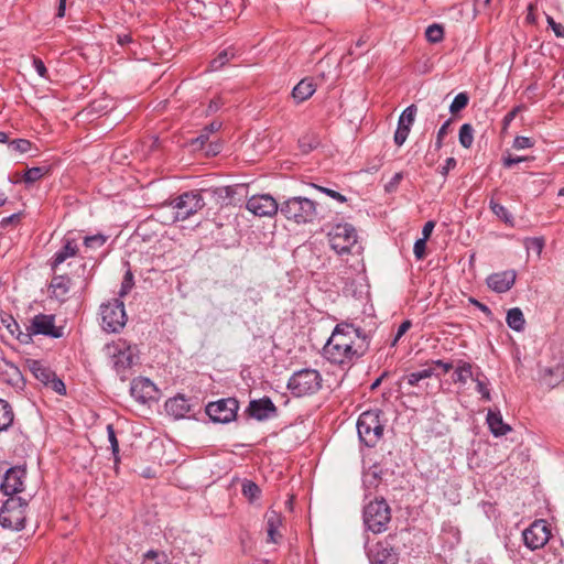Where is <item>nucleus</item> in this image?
Masks as SVG:
<instances>
[{
    "label": "nucleus",
    "mask_w": 564,
    "mask_h": 564,
    "mask_svg": "<svg viewBox=\"0 0 564 564\" xmlns=\"http://www.w3.org/2000/svg\"><path fill=\"white\" fill-rule=\"evenodd\" d=\"M369 349V336L350 323H339L323 347L324 357L332 364L350 366Z\"/></svg>",
    "instance_id": "f257e3e1"
},
{
    "label": "nucleus",
    "mask_w": 564,
    "mask_h": 564,
    "mask_svg": "<svg viewBox=\"0 0 564 564\" xmlns=\"http://www.w3.org/2000/svg\"><path fill=\"white\" fill-rule=\"evenodd\" d=\"M106 356L111 360L112 368L122 381L128 379V371L138 360V350L127 340L119 338L104 347Z\"/></svg>",
    "instance_id": "f03ea898"
},
{
    "label": "nucleus",
    "mask_w": 564,
    "mask_h": 564,
    "mask_svg": "<svg viewBox=\"0 0 564 564\" xmlns=\"http://www.w3.org/2000/svg\"><path fill=\"white\" fill-rule=\"evenodd\" d=\"M281 214L297 225L313 223L318 217L317 204L306 197L294 196L280 205Z\"/></svg>",
    "instance_id": "7ed1b4c3"
},
{
    "label": "nucleus",
    "mask_w": 564,
    "mask_h": 564,
    "mask_svg": "<svg viewBox=\"0 0 564 564\" xmlns=\"http://www.w3.org/2000/svg\"><path fill=\"white\" fill-rule=\"evenodd\" d=\"M381 413L379 409L368 410L362 412L357 421L359 438L368 447L376 446L383 436L384 425L380 420Z\"/></svg>",
    "instance_id": "20e7f679"
},
{
    "label": "nucleus",
    "mask_w": 564,
    "mask_h": 564,
    "mask_svg": "<svg viewBox=\"0 0 564 564\" xmlns=\"http://www.w3.org/2000/svg\"><path fill=\"white\" fill-rule=\"evenodd\" d=\"M322 381L316 369L304 368L290 377L286 387L294 397L311 395L322 388Z\"/></svg>",
    "instance_id": "39448f33"
},
{
    "label": "nucleus",
    "mask_w": 564,
    "mask_h": 564,
    "mask_svg": "<svg viewBox=\"0 0 564 564\" xmlns=\"http://www.w3.org/2000/svg\"><path fill=\"white\" fill-rule=\"evenodd\" d=\"M32 335H44L52 338H61L64 336V328L55 326V316L46 314H36L30 319V325L26 327V333L20 332L17 334V338L28 344L31 340Z\"/></svg>",
    "instance_id": "423d86ee"
},
{
    "label": "nucleus",
    "mask_w": 564,
    "mask_h": 564,
    "mask_svg": "<svg viewBox=\"0 0 564 564\" xmlns=\"http://www.w3.org/2000/svg\"><path fill=\"white\" fill-rule=\"evenodd\" d=\"M390 520L391 509L383 498L370 501L365 506L364 523L372 533L379 534L384 532Z\"/></svg>",
    "instance_id": "0eeeda50"
},
{
    "label": "nucleus",
    "mask_w": 564,
    "mask_h": 564,
    "mask_svg": "<svg viewBox=\"0 0 564 564\" xmlns=\"http://www.w3.org/2000/svg\"><path fill=\"white\" fill-rule=\"evenodd\" d=\"M330 248L338 254L350 253L357 246L356 228L348 223L334 225L327 234Z\"/></svg>",
    "instance_id": "6e6552de"
},
{
    "label": "nucleus",
    "mask_w": 564,
    "mask_h": 564,
    "mask_svg": "<svg viewBox=\"0 0 564 564\" xmlns=\"http://www.w3.org/2000/svg\"><path fill=\"white\" fill-rule=\"evenodd\" d=\"M28 501L21 497H10L0 510V524L6 529L20 531L25 525Z\"/></svg>",
    "instance_id": "1a4fd4ad"
},
{
    "label": "nucleus",
    "mask_w": 564,
    "mask_h": 564,
    "mask_svg": "<svg viewBox=\"0 0 564 564\" xmlns=\"http://www.w3.org/2000/svg\"><path fill=\"white\" fill-rule=\"evenodd\" d=\"M395 534H389L383 540L369 544L367 541L365 550L370 564H398L399 552L393 545Z\"/></svg>",
    "instance_id": "9d476101"
},
{
    "label": "nucleus",
    "mask_w": 564,
    "mask_h": 564,
    "mask_svg": "<svg viewBox=\"0 0 564 564\" xmlns=\"http://www.w3.org/2000/svg\"><path fill=\"white\" fill-rule=\"evenodd\" d=\"M100 316L102 328L108 333L120 332L127 323L124 304L119 299L101 304Z\"/></svg>",
    "instance_id": "9b49d317"
},
{
    "label": "nucleus",
    "mask_w": 564,
    "mask_h": 564,
    "mask_svg": "<svg viewBox=\"0 0 564 564\" xmlns=\"http://www.w3.org/2000/svg\"><path fill=\"white\" fill-rule=\"evenodd\" d=\"M175 209L174 221L185 220L205 206L204 198L198 192H187L170 203Z\"/></svg>",
    "instance_id": "f8f14e48"
},
{
    "label": "nucleus",
    "mask_w": 564,
    "mask_h": 564,
    "mask_svg": "<svg viewBox=\"0 0 564 564\" xmlns=\"http://www.w3.org/2000/svg\"><path fill=\"white\" fill-rule=\"evenodd\" d=\"M238 409V401L235 398H227L208 403L206 413L214 422L229 423L235 420Z\"/></svg>",
    "instance_id": "ddd939ff"
},
{
    "label": "nucleus",
    "mask_w": 564,
    "mask_h": 564,
    "mask_svg": "<svg viewBox=\"0 0 564 564\" xmlns=\"http://www.w3.org/2000/svg\"><path fill=\"white\" fill-rule=\"evenodd\" d=\"M550 538L551 531L544 520H535L522 532L523 543L531 551L543 547Z\"/></svg>",
    "instance_id": "4468645a"
},
{
    "label": "nucleus",
    "mask_w": 564,
    "mask_h": 564,
    "mask_svg": "<svg viewBox=\"0 0 564 564\" xmlns=\"http://www.w3.org/2000/svg\"><path fill=\"white\" fill-rule=\"evenodd\" d=\"M29 369L33 376L46 387H51L53 391L59 395L66 394L64 382L56 377L55 372L46 367L40 360H29Z\"/></svg>",
    "instance_id": "2eb2a0df"
},
{
    "label": "nucleus",
    "mask_w": 564,
    "mask_h": 564,
    "mask_svg": "<svg viewBox=\"0 0 564 564\" xmlns=\"http://www.w3.org/2000/svg\"><path fill=\"white\" fill-rule=\"evenodd\" d=\"M246 208L256 216L271 217L280 210V205L269 194L253 195L246 204Z\"/></svg>",
    "instance_id": "dca6fc26"
},
{
    "label": "nucleus",
    "mask_w": 564,
    "mask_h": 564,
    "mask_svg": "<svg viewBox=\"0 0 564 564\" xmlns=\"http://www.w3.org/2000/svg\"><path fill=\"white\" fill-rule=\"evenodd\" d=\"M26 469L21 466L9 468L1 482L0 489L6 496L14 497V495L23 491Z\"/></svg>",
    "instance_id": "f3484780"
},
{
    "label": "nucleus",
    "mask_w": 564,
    "mask_h": 564,
    "mask_svg": "<svg viewBox=\"0 0 564 564\" xmlns=\"http://www.w3.org/2000/svg\"><path fill=\"white\" fill-rule=\"evenodd\" d=\"M276 406L268 397L251 400L246 410V413L248 414L249 417L256 419L258 421H264L274 417L276 415Z\"/></svg>",
    "instance_id": "a211bd4d"
},
{
    "label": "nucleus",
    "mask_w": 564,
    "mask_h": 564,
    "mask_svg": "<svg viewBox=\"0 0 564 564\" xmlns=\"http://www.w3.org/2000/svg\"><path fill=\"white\" fill-rule=\"evenodd\" d=\"M130 393L137 401L145 403L149 400L154 399L156 387L150 379L139 377L132 380Z\"/></svg>",
    "instance_id": "6ab92c4d"
},
{
    "label": "nucleus",
    "mask_w": 564,
    "mask_h": 564,
    "mask_svg": "<svg viewBox=\"0 0 564 564\" xmlns=\"http://www.w3.org/2000/svg\"><path fill=\"white\" fill-rule=\"evenodd\" d=\"M0 382L13 388H23L24 378L18 366L3 359L0 362Z\"/></svg>",
    "instance_id": "aec40b11"
},
{
    "label": "nucleus",
    "mask_w": 564,
    "mask_h": 564,
    "mask_svg": "<svg viewBox=\"0 0 564 564\" xmlns=\"http://www.w3.org/2000/svg\"><path fill=\"white\" fill-rule=\"evenodd\" d=\"M516 278L514 270L492 273L487 278V285L497 293H505L513 286Z\"/></svg>",
    "instance_id": "412c9836"
},
{
    "label": "nucleus",
    "mask_w": 564,
    "mask_h": 564,
    "mask_svg": "<svg viewBox=\"0 0 564 564\" xmlns=\"http://www.w3.org/2000/svg\"><path fill=\"white\" fill-rule=\"evenodd\" d=\"M164 408L166 413L176 420L185 417L191 411L188 399L182 394L166 400Z\"/></svg>",
    "instance_id": "4be33fe9"
},
{
    "label": "nucleus",
    "mask_w": 564,
    "mask_h": 564,
    "mask_svg": "<svg viewBox=\"0 0 564 564\" xmlns=\"http://www.w3.org/2000/svg\"><path fill=\"white\" fill-rule=\"evenodd\" d=\"M268 542L278 543L282 538L279 528L282 525V514L275 510H268L265 513Z\"/></svg>",
    "instance_id": "5701e85b"
},
{
    "label": "nucleus",
    "mask_w": 564,
    "mask_h": 564,
    "mask_svg": "<svg viewBox=\"0 0 564 564\" xmlns=\"http://www.w3.org/2000/svg\"><path fill=\"white\" fill-rule=\"evenodd\" d=\"M63 247L54 254L52 259V270H56L67 258L74 257L78 251L76 240L69 237L63 239Z\"/></svg>",
    "instance_id": "b1692460"
},
{
    "label": "nucleus",
    "mask_w": 564,
    "mask_h": 564,
    "mask_svg": "<svg viewBox=\"0 0 564 564\" xmlns=\"http://www.w3.org/2000/svg\"><path fill=\"white\" fill-rule=\"evenodd\" d=\"M316 90V84L311 77L301 79L292 90V97L296 102H303L307 100Z\"/></svg>",
    "instance_id": "393cba45"
},
{
    "label": "nucleus",
    "mask_w": 564,
    "mask_h": 564,
    "mask_svg": "<svg viewBox=\"0 0 564 564\" xmlns=\"http://www.w3.org/2000/svg\"><path fill=\"white\" fill-rule=\"evenodd\" d=\"M50 290L55 299L64 302L70 290V279L65 274L55 275L51 281Z\"/></svg>",
    "instance_id": "a878e982"
},
{
    "label": "nucleus",
    "mask_w": 564,
    "mask_h": 564,
    "mask_svg": "<svg viewBox=\"0 0 564 564\" xmlns=\"http://www.w3.org/2000/svg\"><path fill=\"white\" fill-rule=\"evenodd\" d=\"M239 56V51L234 46H228L221 50L215 58L210 61L209 70H219L225 66H232L230 61L236 59Z\"/></svg>",
    "instance_id": "bb28decb"
},
{
    "label": "nucleus",
    "mask_w": 564,
    "mask_h": 564,
    "mask_svg": "<svg viewBox=\"0 0 564 564\" xmlns=\"http://www.w3.org/2000/svg\"><path fill=\"white\" fill-rule=\"evenodd\" d=\"M487 424L489 426L490 432L496 436H503L509 431H511V427L506 424L502 420V415L499 411L495 412L489 410L487 414Z\"/></svg>",
    "instance_id": "cd10ccee"
},
{
    "label": "nucleus",
    "mask_w": 564,
    "mask_h": 564,
    "mask_svg": "<svg viewBox=\"0 0 564 564\" xmlns=\"http://www.w3.org/2000/svg\"><path fill=\"white\" fill-rule=\"evenodd\" d=\"M14 413L12 406L3 399H0V432L7 431L13 423Z\"/></svg>",
    "instance_id": "c85d7f7f"
},
{
    "label": "nucleus",
    "mask_w": 564,
    "mask_h": 564,
    "mask_svg": "<svg viewBox=\"0 0 564 564\" xmlns=\"http://www.w3.org/2000/svg\"><path fill=\"white\" fill-rule=\"evenodd\" d=\"M506 321L508 326L516 332H520L524 328L525 319L519 307L510 308L507 313Z\"/></svg>",
    "instance_id": "c756f323"
},
{
    "label": "nucleus",
    "mask_w": 564,
    "mask_h": 564,
    "mask_svg": "<svg viewBox=\"0 0 564 564\" xmlns=\"http://www.w3.org/2000/svg\"><path fill=\"white\" fill-rule=\"evenodd\" d=\"M459 143L463 148L469 149L474 142V128L470 123H464L459 129Z\"/></svg>",
    "instance_id": "7c9ffc66"
},
{
    "label": "nucleus",
    "mask_w": 564,
    "mask_h": 564,
    "mask_svg": "<svg viewBox=\"0 0 564 564\" xmlns=\"http://www.w3.org/2000/svg\"><path fill=\"white\" fill-rule=\"evenodd\" d=\"M469 378H473L471 365L463 362L455 369L453 381L465 384Z\"/></svg>",
    "instance_id": "2f4dec72"
},
{
    "label": "nucleus",
    "mask_w": 564,
    "mask_h": 564,
    "mask_svg": "<svg viewBox=\"0 0 564 564\" xmlns=\"http://www.w3.org/2000/svg\"><path fill=\"white\" fill-rule=\"evenodd\" d=\"M489 208L503 223H506V224L512 223V219H513L512 215L508 212V209L505 206L497 203L494 198H491L489 202Z\"/></svg>",
    "instance_id": "473e14b6"
},
{
    "label": "nucleus",
    "mask_w": 564,
    "mask_h": 564,
    "mask_svg": "<svg viewBox=\"0 0 564 564\" xmlns=\"http://www.w3.org/2000/svg\"><path fill=\"white\" fill-rule=\"evenodd\" d=\"M48 172V169L45 166H34L30 167L25 171L23 175V181L28 184H32L40 178H42L46 173Z\"/></svg>",
    "instance_id": "72a5a7b5"
},
{
    "label": "nucleus",
    "mask_w": 564,
    "mask_h": 564,
    "mask_svg": "<svg viewBox=\"0 0 564 564\" xmlns=\"http://www.w3.org/2000/svg\"><path fill=\"white\" fill-rule=\"evenodd\" d=\"M242 494L246 498L249 499V501L252 502L260 497L261 490L256 482L251 480H245L242 484Z\"/></svg>",
    "instance_id": "f704fd0d"
},
{
    "label": "nucleus",
    "mask_w": 564,
    "mask_h": 564,
    "mask_svg": "<svg viewBox=\"0 0 564 564\" xmlns=\"http://www.w3.org/2000/svg\"><path fill=\"white\" fill-rule=\"evenodd\" d=\"M142 564H169V560L165 553L151 550L144 554Z\"/></svg>",
    "instance_id": "c9c22d12"
},
{
    "label": "nucleus",
    "mask_w": 564,
    "mask_h": 564,
    "mask_svg": "<svg viewBox=\"0 0 564 564\" xmlns=\"http://www.w3.org/2000/svg\"><path fill=\"white\" fill-rule=\"evenodd\" d=\"M416 111H417V108L415 105H410L409 107H406L402 111V113L399 118L398 124H400V126L408 124V127L411 129V126L413 124L415 116H416Z\"/></svg>",
    "instance_id": "e433bc0d"
},
{
    "label": "nucleus",
    "mask_w": 564,
    "mask_h": 564,
    "mask_svg": "<svg viewBox=\"0 0 564 564\" xmlns=\"http://www.w3.org/2000/svg\"><path fill=\"white\" fill-rule=\"evenodd\" d=\"M444 35L443 26L440 24H432L425 31V36L431 43H438L442 41Z\"/></svg>",
    "instance_id": "4c0bfd02"
},
{
    "label": "nucleus",
    "mask_w": 564,
    "mask_h": 564,
    "mask_svg": "<svg viewBox=\"0 0 564 564\" xmlns=\"http://www.w3.org/2000/svg\"><path fill=\"white\" fill-rule=\"evenodd\" d=\"M468 101L469 97L467 93H459L458 95L455 96L454 100L452 101L449 106V111L452 113H456L463 110L468 105Z\"/></svg>",
    "instance_id": "58836bf2"
},
{
    "label": "nucleus",
    "mask_w": 564,
    "mask_h": 564,
    "mask_svg": "<svg viewBox=\"0 0 564 564\" xmlns=\"http://www.w3.org/2000/svg\"><path fill=\"white\" fill-rule=\"evenodd\" d=\"M9 148L18 153L23 154L32 149V143L26 139H15L9 142Z\"/></svg>",
    "instance_id": "ea45409f"
},
{
    "label": "nucleus",
    "mask_w": 564,
    "mask_h": 564,
    "mask_svg": "<svg viewBox=\"0 0 564 564\" xmlns=\"http://www.w3.org/2000/svg\"><path fill=\"white\" fill-rule=\"evenodd\" d=\"M451 120L445 121L437 131L436 140L434 143L435 151H438L443 147V140L447 135Z\"/></svg>",
    "instance_id": "a19ab883"
},
{
    "label": "nucleus",
    "mask_w": 564,
    "mask_h": 564,
    "mask_svg": "<svg viewBox=\"0 0 564 564\" xmlns=\"http://www.w3.org/2000/svg\"><path fill=\"white\" fill-rule=\"evenodd\" d=\"M525 109L524 105H518L513 107L502 119L503 130H506L510 123L514 120L519 112Z\"/></svg>",
    "instance_id": "79ce46f5"
},
{
    "label": "nucleus",
    "mask_w": 564,
    "mask_h": 564,
    "mask_svg": "<svg viewBox=\"0 0 564 564\" xmlns=\"http://www.w3.org/2000/svg\"><path fill=\"white\" fill-rule=\"evenodd\" d=\"M410 130L411 129L408 127V124L406 126L398 124V128L394 133V142L398 147H401L405 142V140L410 133Z\"/></svg>",
    "instance_id": "37998d69"
},
{
    "label": "nucleus",
    "mask_w": 564,
    "mask_h": 564,
    "mask_svg": "<svg viewBox=\"0 0 564 564\" xmlns=\"http://www.w3.org/2000/svg\"><path fill=\"white\" fill-rule=\"evenodd\" d=\"M312 186L314 188H316L317 191L326 194L327 196L332 197L333 199L339 202V203H345L347 200L346 196L341 195L340 193L334 191V189H330V188H327V187H324V186H319V185H316V184H312Z\"/></svg>",
    "instance_id": "c03bdc74"
},
{
    "label": "nucleus",
    "mask_w": 564,
    "mask_h": 564,
    "mask_svg": "<svg viewBox=\"0 0 564 564\" xmlns=\"http://www.w3.org/2000/svg\"><path fill=\"white\" fill-rule=\"evenodd\" d=\"M426 240L427 239L420 238L414 243L413 252L417 260H422L426 256Z\"/></svg>",
    "instance_id": "a18cd8bd"
},
{
    "label": "nucleus",
    "mask_w": 564,
    "mask_h": 564,
    "mask_svg": "<svg viewBox=\"0 0 564 564\" xmlns=\"http://www.w3.org/2000/svg\"><path fill=\"white\" fill-rule=\"evenodd\" d=\"M533 145H534V142L532 141V139H530L528 137H523V135L516 137L513 144H512V147L516 150L529 149V148H532Z\"/></svg>",
    "instance_id": "49530a36"
},
{
    "label": "nucleus",
    "mask_w": 564,
    "mask_h": 564,
    "mask_svg": "<svg viewBox=\"0 0 564 564\" xmlns=\"http://www.w3.org/2000/svg\"><path fill=\"white\" fill-rule=\"evenodd\" d=\"M107 434H108V441L110 443V448L112 454L119 453V443L116 436L115 429L111 424L107 425Z\"/></svg>",
    "instance_id": "de8ad7c7"
},
{
    "label": "nucleus",
    "mask_w": 564,
    "mask_h": 564,
    "mask_svg": "<svg viewBox=\"0 0 564 564\" xmlns=\"http://www.w3.org/2000/svg\"><path fill=\"white\" fill-rule=\"evenodd\" d=\"M299 143H300V148L302 149V151L304 153H307V152L314 150L318 145V141L316 140V138H308V137H304V138L300 139Z\"/></svg>",
    "instance_id": "09e8293b"
},
{
    "label": "nucleus",
    "mask_w": 564,
    "mask_h": 564,
    "mask_svg": "<svg viewBox=\"0 0 564 564\" xmlns=\"http://www.w3.org/2000/svg\"><path fill=\"white\" fill-rule=\"evenodd\" d=\"M106 242V237L102 235H94L86 237L84 243L88 248L101 247Z\"/></svg>",
    "instance_id": "8fccbe9b"
},
{
    "label": "nucleus",
    "mask_w": 564,
    "mask_h": 564,
    "mask_svg": "<svg viewBox=\"0 0 564 564\" xmlns=\"http://www.w3.org/2000/svg\"><path fill=\"white\" fill-rule=\"evenodd\" d=\"M525 246L527 248L529 249H533L536 251L538 254H540L543 250V247H544V240L543 238H528L525 240Z\"/></svg>",
    "instance_id": "3c124183"
},
{
    "label": "nucleus",
    "mask_w": 564,
    "mask_h": 564,
    "mask_svg": "<svg viewBox=\"0 0 564 564\" xmlns=\"http://www.w3.org/2000/svg\"><path fill=\"white\" fill-rule=\"evenodd\" d=\"M475 381H476V391L481 394L482 399H485L486 401H490L491 397H490V391L487 387V383L485 381L480 380L478 377L475 378Z\"/></svg>",
    "instance_id": "603ef678"
},
{
    "label": "nucleus",
    "mask_w": 564,
    "mask_h": 564,
    "mask_svg": "<svg viewBox=\"0 0 564 564\" xmlns=\"http://www.w3.org/2000/svg\"><path fill=\"white\" fill-rule=\"evenodd\" d=\"M132 285H133V276H132L131 272L128 271L123 278L122 283H121V289H120L119 295L124 296L131 290Z\"/></svg>",
    "instance_id": "864d4df0"
},
{
    "label": "nucleus",
    "mask_w": 564,
    "mask_h": 564,
    "mask_svg": "<svg viewBox=\"0 0 564 564\" xmlns=\"http://www.w3.org/2000/svg\"><path fill=\"white\" fill-rule=\"evenodd\" d=\"M411 325L412 324L409 319L401 323V325L399 326L397 334L391 343V346H395L398 344L400 338L410 329Z\"/></svg>",
    "instance_id": "5fc2aeb1"
},
{
    "label": "nucleus",
    "mask_w": 564,
    "mask_h": 564,
    "mask_svg": "<svg viewBox=\"0 0 564 564\" xmlns=\"http://www.w3.org/2000/svg\"><path fill=\"white\" fill-rule=\"evenodd\" d=\"M502 0H475V7L477 10H486L491 7H497Z\"/></svg>",
    "instance_id": "6e6d98bb"
},
{
    "label": "nucleus",
    "mask_w": 564,
    "mask_h": 564,
    "mask_svg": "<svg viewBox=\"0 0 564 564\" xmlns=\"http://www.w3.org/2000/svg\"><path fill=\"white\" fill-rule=\"evenodd\" d=\"M422 380L416 371L402 377V381H405L411 387H419Z\"/></svg>",
    "instance_id": "4d7b16f0"
},
{
    "label": "nucleus",
    "mask_w": 564,
    "mask_h": 564,
    "mask_svg": "<svg viewBox=\"0 0 564 564\" xmlns=\"http://www.w3.org/2000/svg\"><path fill=\"white\" fill-rule=\"evenodd\" d=\"M117 42L122 47L130 46V45H132V46L137 45V43L134 42V40L132 39L130 33L118 34Z\"/></svg>",
    "instance_id": "13d9d810"
},
{
    "label": "nucleus",
    "mask_w": 564,
    "mask_h": 564,
    "mask_svg": "<svg viewBox=\"0 0 564 564\" xmlns=\"http://www.w3.org/2000/svg\"><path fill=\"white\" fill-rule=\"evenodd\" d=\"M527 160H528V158H525V156H516V158H513L511 155H508V156H505L502 159V164H503L505 167L510 169L514 164H518V163L527 161Z\"/></svg>",
    "instance_id": "bf43d9fd"
},
{
    "label": "nucleus",
    "mask_w": 564,
    "mask_h": 564,
    "mask_svg": "<svg viewBox=\"0 0 564 564\" xmlns=\"http://www.w3.org/2000/svg\"><path fill=\"white\" fill-rule=\"evenodd\" d=\"M469 303L478 307L482 313H485L488 317L492 315L491 310L484 303L479 302L474 297H469Z\"/></svg>",
    "instance_id": "052dcab7"
},
{
    "label": "nucleus",
    "mask_w": 564,
    "mask_h": 564,
    "mask_svg": "<svg viewBox=\"0 0 564 564\" xmlns=\"http://www.w3.org/2000/svg\"><path fill=\"white\" fill-rule=\"evenodd\" d=\"M456 166V160L454 158H448L445 161V164L441 169V174L443 176H446L451 170H453Z\"/></svg>",
    "instance_id": "680f3d73"
},
{
    "label": "nucleus",
    "mask_w": 564,
    "mask_h": 564,
    "mask_svg": "<svg viewBox=\"0 0 564 564\" xmlns=\"http://www.w3.org/2000/svg\"><path fill=\"white\" fill-rule=\"evenodd\" d=\"M434 227H435V223L433 220L426 221L422 229V235H423L422 238L429 239L432 235Z\"/></svg>",
    "instance_id": "e2e57ef3"
},
{
    "label": "nucleus",
    "mask_w": 564,
    "mask_h": 564,
    "mask_svg": "<svg viewBox=\"0 0 564 564\" xmlns=\"http://www.w3.org/2000/svg\"><path fill=\"white\" fill-rule=\"evenodd\" d=\"M221 102L219 99H213L210 100L208 107H207V110H206V115H212V113H215L217 112L220 107H221Z\"/></svg>",
    "instance_id": "0e129e2a"
},
{
    "label": "nucleus",
    "mask_w": 564,
    "mask_h": 564,
    "mask_svg": "<svg viewBox=\"0 0 564 564\" xmlns=\"http://www.w3.org/2000/svg\"><path fill=\"white\" fill-rule=\"evenodd\" d=\"M221 121L214 120L209 124H207L203 130L208 134L218 131L221 128Z\"/></svg>",
    "instance_id": "69168bd1"
},
{
    "label": "nucleus",
    "mask_w": 564,
    "mask_h": 564,
    "mask_svg": "<svg viewBox=\"0 0 564 564\" xmlns=\"http://www.w3.org/2000/svg\"><path fill=\"white\" fill-rule=\"evenodd\" d=\"M403 178V175L402 173H395L391 181L389 182V184L387 185V189L390 191L394 187H397L399 185V183L401 182V180Z\"/></svg>",
    "instance_id": "338daca9"
},
{
    "label": "nucleus",
    "mask_w": 564,
    "mask_h": 564,
    "mask_svg": "<svg viewBox=\"0 0 564 564\" xmlns=\"http://www.w3.org/2000/svg\"><path fill=\"white\" fill-rule=\"evenodd\" d=\"M432 365L442 368L445 373H447L453 368L452 362H445L443 360H433Z\"/></svg>",
    "instance_id": "774afa93"
}]
</instances>
